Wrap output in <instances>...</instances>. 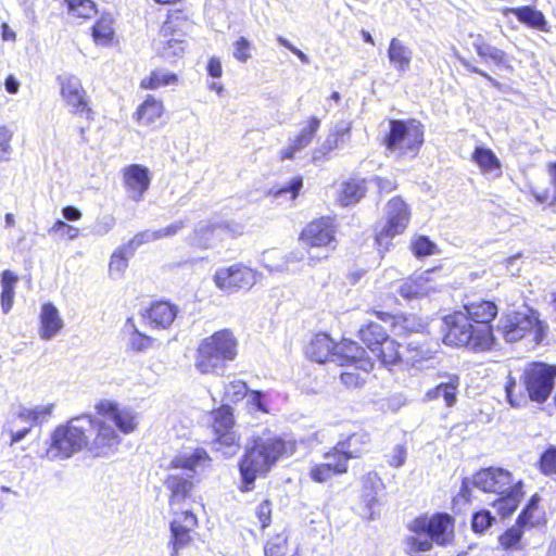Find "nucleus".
I'll return each mask as SVG.
<instances>
[{
    "instance_id": "nucleus-32",
    "label": "nucleus",
    "mask_w": 556,
    "mask_h": 556,
    "mask_svg": "<svg viewBox=\"0 0 556 556\" xmlns=\"http://www.w3.org/2000/svg\"><path fill=\"white\" fill-rule=\"evenodd\" d=\"M163 113V102L153 96H148L146 100L138 106L135 113V119L141 125L151 126L162 117Z\"/></svg>"
},
{
    "instance_id": "nucleus-61",
    "label": "nucleus",
    "mask_w": 556,
    "mask_h": 556,
    "mask_svg": "<svg viewBox=\"0 0 556 556\" xmlns=\"http://www.w3.org/2000/svg\"><path fill=\"white\" fill-rule=\"evenodd\" d=\"M435 244L427 237H419L413 242V251L417 256H427L434 253Z\"/></svg>"
},
{
    "instance_id": "nucleus-33",
    "label": "nucleus",
    "mask_w": 556,
    "mask_h": 556,
    "mask_svg": "<svg viewBox=\"0 0 556 556\" xmlns=\"http://www.w3.org/2000/svg\"><path fill=\"white\" fill-rule=\"evenodd\" d=\"M336 344L327 334H317L306 349L307 356L317 363H333Z\"/></svg>"
},
{
    "instance_id": "nucleus-3",
    "label": "nucleus",
    "mask_w": 556,
    "mask_h": 556,
    "mask_svg": "<svg viewBox=\"0 0 556 556\" xmlns=\"http://www.w3.org/2000/svg\"><path fill=\"white\" fill-rule=\"evenodd\" d=\"M295 451L294 440L282 438L270 431L253 437L245 445L239 463L241 491L253 490L257 478L265 477L278 462L291 457Z\"/></svg>"
},
{
    "instance_id": "nucleus-17",
    "label": "nucleus",
    "mask_w": 556,
    "mask_h": 556,
    "mask_svg": "<svg viewBox=\"0 0 556 556\" xmlns=\"http://www.w3.org/2000/svg\"><path fill=\"white\" fill-rule=\"evenodd\" d=\"M365 354V350L356 342L344 339L336 344L333 363L339 366H355V368L368 374L374 368V362Z\"/></svg>"
},
{
    "instance_id": "nucleus-34",
    "label": "nucleus",
    "mask_w": 556,
    "mask_h": 556,
    "mask_svg": "<svg viewBox=\"0 0 556 556\" xmlns=\"http://www.w3.org/2000/svg\"><path fill=\"white\" fill-rule=\"evenodd\" d=\"M540 496L534 494L518 516L516 523L523 530L540 526L543 521V511L539 509Z\"/></svg>"
},
{
    "instance_id": "nucleus-1",
    "label": "nucleus",
    "mask_w": 556,
    "mask_h": 556,
    "mask_svg": "<svg viewBox=\"0 0 556 556\" xmlns=\"http://www.w3.org/2000/svg\"><path fill=\"white\" fill-rule=\"evenodd\" d=\"M97 416L81 414L59 425L47 441L41 457L62 462L85 452L94 458H109L117 453L122 434L136 431L138 414L130 407L111 400H101L94 406Z\"/></svg>"
},
{
    "instance_id": "nucleus-27",
    "label": "nucleus",
    "mask_w": 556,
    "mask_h": 556,
    "mask_svg": "<svg viewBox=\"0 0 556 556\" xmlns=\"http://www.w3.org/2000/svg\"><path fill=\"white\" fill-rule=\"evenodd\" d=\"M471 161L477 164L481 174L490 179L500 178L503 174L500 159L489 148L477 147L471 155Z\"/></svg>"
},
{
    "instance_id": "nucleus-29",
    "label": "nucleus",
    "mask_w": 556,
    "mask_h": 556,
    "mask_svg": "<svg viewBox=\"0 0 556 556\" xmlns=\"http://www.w3.org/2000/svg\"><path fill=\"white\" fill-rule=\"evenodd\" d=\"M413 50L402 40L392 38L388 48V59L397 73H406L412 65Z\"/></svg>"
},
{
    "instance_id": "nucleus-21",
    "label": "nucleus",
    "mask_w": 556,
    "mask_h": 556,
    "mask_svg": "<svg viewBox=\"0 0 556 556\" xmlns=\"http://www.w3.org/2000/svg\"><path fill=\"white\" fill-rule=\"evenodd\" d=\"M64 327L59 309L51 302L45 303L39 313L38 333L40 339L50 341L55 338Z\"/></svg>"
},
{
    "instance_id": "nucleus-57",
    "label": "nucleus",
    "mask_w": 556,
    "mask_h": 556,
    "mask_svg": "<svg viewBox=\"0 0 556 556\" xmlns=\"http://www.w3.org/2000/svg\"><path fill=\"white\" fill-rule=\"evenodd\" d=\"M302 186H303L302 178L294 177L291 179V181L286 187H282V188L278 189L277 191H275L274 197L279 199L285 195H289V198H288L289 201H293L298 197L299 191L301 190Z\"/></svg>"
},
{
    "instance_id": "nucleus-25",
    "label": "nucleus",
    "mask_w": 556,
    "mask_h": 556,
    "mask_svg": "<svg viewBox=\"0 0 556 556\" xmlns=\"http://www.w3.org/2000/svg\"><path fill=\"white\" fill-rule=\"evenodd\" d=\"M434 275V270H428L415 278L406 279L400 286V294L405 299H413L435 291L437 287L432 285Z\"/></svg>"
},
{
    "instance_id": "nucleus-42",
    "label": "nucleus",
    "mask_w": 556,
    "mask_h": 556,
    "mask_svg": "<svg viewBox=\"0 0 556 556\" xmlns=\"http://www.w3.org/2000/svg\"><path fill=\"white\" fill-rule=\"evenodd\" d=\"M359 338L371 351V348L381 344L389 338L383 327L377 323H370L359 329Z\"/></svg>"
},
{
    "instance_id": "nucleus-31",
    "label": "nucleus",
    "mask_w": 556,
    "mask_h": 556,
    "mask_svg": "<svg viewBox=\"0 0 556 556\" xmlns=\"http://www.w3.org/2000/svg\"><path fill=\"white\" fill-rule=\"evenodd\" d=\"M124 331L127 336V349L132 352H146L151 349L155 342L154 338L139 331L132 317L127 318L124 325Z\"/></svg>"
},
{
    "instance_id": "nucleus-55",
    "label": "nucleus",
    "mask_w": 556,
    "mask_h": 556,
    "mask_svg": "<svg viewBox=\"0 0 556 556\" xmlns=\"http://www.w3.org/2000/svg\"><path fill=\"white\" fill-rule=\"evenodd\" d=\"M494 521V517L489 510H481L473 515L471 527L476 533H483Z\"/></svg>"
},
{
    "instance_id": "nucleus-28",
    "label": "nucleus",
    "mask_w": 556,
    "mask_h": 556,
    "mask_svg": "<svg viewBox=\"0 0 556 556\" xmlns=\"http://www.w3.org/2000/svg\"><path fill=\"white\" fill-rule=\"evenodd\" d=\"M240 228L237 225H231L230 223L224 224H215V223H202L199 224L194 229L193 238L191 239V243L195 244L200 248H208L211 245V240L213 235L216 231H225L229 232L231 236H237L241 233Z\"/></svg>"
},
{
    "instance_id": "nucleus-26",
    "label": "nucleus",
    "mask_w": 556,
    "mask_h": 556,
    "mask_svg": "<svg viewBox=\"0 0 556 556\" xmlns=\"http://www.w3.org/2000/svg\"><path fill=\"white\" fill-rule=\"evenodd\" d=\"M459 386L460 380L458 376L447 375V381L441 382L434 388L427 390L424 395V402H431L442 397L446 407H454L457 403Z\"/></svg>"
},
{
    "instance_id": "nucleus-47",
    "label": "nucleus",
    "mask_w": 556,
    "mask_h": 556,
    "mask_svg": "<svg viewBox=\"0 0 556 556\" xmlns=\"http://www.w3.org/2000/svg\"><path fill=\"white\" fill-rule=\"evenodd\" d=\"M30 424H24L20 419H16V414L7 422L5 431L10 434V443L15 444L22 441L31 429Z\"/></svg>"
},
{
    "instance_id": "nucleus-11",
    "label": "nucleus",
    "mask_w": 556,
    "mask_h": 556,
    "mask_svg": "<svg viewBox=\"0 0 556 556\" xmlns=\"http://www.w3.org/2000/svg\"><path fill=\"white\" fill-rule=\"evenodd\" d=\"M513 475L500 467H489L476 472L472 479H464L462 484V494L468 498L470 496V486H475L483 492L504 494L515 484Z\"/></svg>"
},
{
    "instance_id": "nucleus-43",
    "label": "nucleus",
    "mask_w": 556,
    "mask_h": 556,
    "mask_svg": "<svg viewBox=\"0 0 556 556\" xmlns=\"http://www.w3.org/2000/svg\"><path fill=\"white\" fill-rule=\"evenodd\" d=\"M523 532L525 530L519 525L515 523L498 536L500 546L505 551L521 549L520 543Z\"/></svg>"
},
{
    "instance_id": "nucleus-46",
    "label": "nucleus",
    "mask_w": 556,
    "mask_h": 556,
    "mask_svg": "<svg viewBox=\"0 0 556 556\" xmlns=\"http://www.w3.org/2000/svg\"><path fill=\"white\" fill-rule=\"evenodd\" d=\"M233 426L232 410L228 405H224L213 412V428L216 433L228 431Z\"/></svg>"
},
{
    "instance_id": "nucleus-5",
    "label": "nucleus",
    "mask_w": 556,
    "mask_h": 556,
    "mask_svg": "<svg viewBox=\"0 0 556 556\" xmlns=\"http://www.w3.org/2000/svg\"><path fill=\"white\" fill-rule=\"evenodd\" d=\"M555 378L556 367L543 363H533L525 369L521 376L525 391L509 376L505 384V392L510 406L526 407L530 401L544 403L551 395Z\"/></svg>"
},
{
    "instance_id": "nucleus-22",
    "label": "nucleus",
    "mask_w": 556,
    "mask_h": 556,
    "mask_svg": "<svg viewBox=\"0 0 556 556\" xmlns=\"http://www.w3.org/2000/svg\"><path fill=\"white\" fill-rule=\"evenodd\" d=\"M471 46L482 61H492L496 66L513 70L510 60L505 51L490 45L481 34H470Z\"/></svg>"
},
{
    "instance_id": "nucleus-38",
    "label": "nucleus",
    "mask_w": 556,
    "mask_h": 556,
    "mask_svg": "<svg viewBox=\"0 0 556 556\" xmlns=\"http://www.w3.org/2000/svg\"><path fill=\"white\" fill-rule=\"evenodd\" d=\"M509 11L513 12L521 23L541 31H548L547 22L541 11L531 7H519L510 9Z\"/></svg>"
},
{
    "instance_id": "nucleus-7",
    "label": "nucleus",
    "mask_w": 556,
    "mask_h": 556,
    "mask_svg": "<svg viewBox=\"0 0 556 556\" xmlns=\"http://www.w3.org/2000/svg\"><path fill=\"white\" fill-rule=\"evenodd\" d=\"M384 144L399 159H414L424 143V126L416 119H393Z\"/></svg>"
},
{
    "instance_id": "nucleus-15",
    "label": "nucleus",
    "mask_w": 556,
    "mask_h": 556,
    "mask_svg": "<svg viewBox=\"0 0 556 556\" xmlns=\"http://www.w3.org/2000/svg\"><path fill=\"white\" fill-rule=\"evenodd\" d=\"M178 24L179 15L169 14L152 43L157 54L169 62H174L185 53V42L175 37Z\"/></svg>"
},
{
    "instance_id": "nucleus-18",
    "label": "nucleus",
    "mask_w": 556,
    "mask_h": 556,
    "mask_svg": "<svg viewBox=\"0 0 556 556\" xmlns=\"http://www.w3.org/2000/svg\"><path fill=\"white\" fill-rule=\"evenodd\" d=\"M197 526L198 519L190 510L175 513V517L170 522L172 540L169 545L173 548L172 556H177L180 549L189 545L191 542L190 533Z\"/></svg>"
},
{
    "instance_id": "nucleus-51",
    "label": "nucleus",
    "mask_w": 556,
    "mask_h": 556,
    "mask_svg": "<svg viewBox=\"0 0 556 556\" xmlns=\"http://www.w3.org/2000/svg\"><path fill=\"white\" fill-rule=\"evenodd\" d=\"M248 394L247 383L242 380H233L225 386L224 400L236 403Z\"/></svg>"
},
{
    "instance_id": "nucleus-12",
    "label": "nucleus",
    "mask_w": 556,
    "mask_h": 556,
    "mask_svg": "<svg viewBox=\"0 0 556 556\" xmlns=\"http://www.w3.org/2000/svg\"><path fill=\"white\" fill-rule=\"evenodd\" d=\"M406 350L408 353H412V355L403 357L400 344L389 337L386 341H382L381 344L371 348V353L380 361L381 365L388 369L401 363L416 367L421 361L430 358L429 350L419 345L415 346L413 342L408 343Z\"/></svg>"
},
{
    "instance_id": "nucleus-23",
    "label": "nucleus",
    "mask_w": 556,
    "mask_h": 556,
    "mask_svg": "<svg viewBox=\"0 0 556 556\" xmlns=\"http://www.w3.org/2000/svg\"><path fill=\"white\" fill-rule=\"evenodd\" d=\"M141 316L150 327L167 329L177 316V307L168 302L160 301L151 304Z\"/></svg>"
},
{
    "instance_id": "nucleus-41",
    "label": "nucleus",
    "mask_w": 556,
    "mask_h": 556,
    "mask_svg": "<svg viewBox=\"0 0 556 556\" xmlns=\"http://www.w3.org/2000/svg\"><path fill=\"white\" fill-rule=\"evenodd\" d=\"M382 486V481L376 472L367 473L363 479V501L369 509L377 504V494Z\"/></svg>"
},
{
    "instance_id": "nucleus-53",
    "label": "nucleus",
    "mask_w": 556,
    "mask_h": 556,
    "mask_svg": "<svg viewBox=\"0 0 556 556\" xmlns=\"http://www.w3.org/2000/svg\"><path fill=\"white\" fill-rule=\"evenodd\" d=\"M349 369L341 372L340 378L344 386L348 388H358L362 387L366 381V376L363 371V374L358 372L357 370H361L359 368H355V366H348Z\"/></svg>"
},
{
    "instance_id": "nucleus-45",
    "label": "nucleus",
    "mask_w": 556,
    "mask_h": 556,
    "mask_svg": "<svg viewBox=\"0 0 556 556\" xmlns=\"http://www.w3.org/2000/svg\"><path fill=\"white\" fill-rule=\"evenodd\" d=\"M127 245H123L115 250L111 256L109 264L110 275L113 278H121L128 266V256L126 255Z\"/></svg>"
},
{
    "instance_id": "nucleus-16",
    "label": "nucleus",
    "mask_w": 556,
    "mask_h": 556,
    "mask_svg": "<svg viewBox=\"0 0 556 556\" xmlns=\"http://www.w3.org/2000/svg\"><path fill=\"white\" fill-rule=\"evenodd\" d=\"M300 239L309 249L333 251L337 247L336 226L330 217L314 219L302 230Z\"/></svg>"
},
{
    "instance_id": "nucleus-6",
    "label": "nucleus",
    "mask_w": 556,
    "mask_h": 556,
    "mask_svg": "<svg viewBox=\"0 0 556 556\" xmlns=\"http://www.w3.org/2000/svg\"><path fill=\"white\" fill-rule=\"evenodd\" d=\"M238 339L229 329L215 331L199 341L193 368L200 375H222L227 364L238 355Z\"/></svg>"
},
{
    "instance_id": "nucleus-20",
    "label": "nucleus",
    "mask_w": 556,
    "mask_h": 556,
    "mask_svg": "<svg viewBox=\"0 0 556 556\" xmlns=\"http://www.w3.org/2000/svg\"><path fill=\"white\" fill-rule=\"evenodd\" d=\"M370 435L366 431H358L351 434L345 441H340L333 447L332 451L327 452L324 455L325 459H331L334 455L344 456V460L348 464V460L351 458H359L363 454H365L370 446Z\"/></svg>"
},
{
    "instance_id": "nucleus-30",
    "label": "nucleus",
    "mask_w": 556,
    "mask_h": 556,
    "mask_svg": "<svg viewBox=\"0 0 556 556\" xmlns=\"http://www.w3.org/2000/svg\"><path fill=\"white\" fill-rule=\"evenodd\" d=\"M500 496L492 503L498 515L502 517L510 516L519 506L523 497L522 482L517 481L510 490Z\"/></svg>"
},
{
    "instance_id": "nucleus-24",
    "label": "nucleus",
    "mask_w": 556,
    "mask_h": 556,
    "mask_svg": "<svg viewBox=\"0 0 556 556\" xmlns=\"http://www.w3.org/2000/svg\"><path fill=\"white\" fill-rule=\"evenodd\" d=\"M348 465L344 456L333 455L331 459L324 463L312 464L308 470V477L316 483H324L332 479L334 476L345 473Z\"/></svg>"
},
{
    "instance_id": "nucleus-9",
    "label": "nucleus",
    "mask_w": 556,
    "mask_h": 556,
    "mask_svg": "<svg viewBox=\"0 0 556 556\" xmlns=\"http://www.w3.org/2000/svg\"><path fill=\"white\" fill-rule=\"evenodd\" d=\"M263 278V274L243 263H235L215 270L213 282L224 293L235 294L251 290Z\"/></svg>"
},
{
    "instance_id": "nucleus-52",
    "label": "nucleus",
    "mask_w": 556,
    "mask_h": 556,
    "mask_svg": "<svg viewBox=\"0 0 556 556\" xmlns=\"http://www.w3.org/2000/svg\"><path fill=\"white\" fill-rule=\"evenodd\" d=\"M342 143L343 141H341L338 137H334L332 132H329L323 146L313 152V162L316 163L321 159H326L328 153L340 148Z\"/></svg>"
},
{
    "instance_id": "nucleus-49",
    "label": "nucleus",
    "mask_w": 556,
    "mask_h": 556,
    "mask_svg": "<svg viewBox=\"0 0 556 556\" xmlns=\"http://www.w3.org/2000/svg\"><path fill=\"white\" fill-rule=\"evenodd\" d=\"M319 127L320 119L316 116L309 117L299 135L294 138L298 141V146L306 148L312 142Z\"/></svg>"
},
{
    "instance_id": "nucleus-54",
    "label": "nucleus",
    "mask_w": 556,
    "mask_h": 556,
    "mask_svg": "<svg viewBox=\"0 0 556 556\" xmlns=\"http://www.w3.org/2000/svg\"><path fill=\"white\" fill-rule=\"evenodd\" d=\"M287 553V538L278 534L270 539L264 548L265 556H285Z\"/></svg>"
},
{
    "instance_id": "nucleus-62",
    "label": "nucleus",
    "mask_w": 556,
    "mask_h": 556,
    "mask_svg": "<svg viewBox=\"0 0 556 556\" xmlns=\"http://www.w3.org/2000/svg\"><path fill=\"white\" fill-rule=\"evenodd\" d=\"M115 224V218L112 215H104L99 217L97 218L93 226V235L105 236L114 228Z\"/></svg>"
},
{
    "instance_id": "nucleus-39",
    "label": "nucleus",
    "mask_w": 556,
    "mask_h": 556,
    "mask_svg": "<svg viewBox=\"0 0 556 556\" xmlns=\"http://www.w3.org/2000/svg\"><path fill=\"white\" fill-rule=\"evenodd\" d=\"M366 192L365 180L351 179L341 186L339 201L342 205L349 206L357 203Z\"/></svg>"
},
{
    "instance_id": "nucleus-14",
    "label": "nucleus",
    "mask_w": 556,
    "mask_h": 556,
    "mask_svg": "<svg viewBox=\"0 0 556 556\" xmlns=\"http://www.w3.org/2000/svg\"><path fill=\"white\" fill-rule=\"evenodd\" d=\"M408 529L427 531L433 543L446 546L454 539V518L446 513H437L431 517L421 516L415 518Z\"/></svg>"
},
{
    "instance_id": "nucleus-19",
    "label": "nucleus",
    "mask_w": 556,
    "mask_h": 556,
    "mask_svg": "<svg viewBox=\"0 0 556 556\" xmlns=\"http://www.w3.org/2000/svg\"><path fill=\"white\" fill-rule=\"evenodd\" d=\"M123 181L127 197L135 202H140L150 187V170L139 164L128 165L123 169Z\"/></svg>"
},
{
    "instance_id": "nucleus-4",
    "label": "nucleus",
    "mask_w": 556,
    "mask_h": 556,
    "mask_svg": "<svg viewBox=\"0 0 556 556\" xmlns=\"http://www.w3.org/2000/svg\"><path fill=\"white\" fill-rule=\"evenodd\" d=\"M212 467V458L203 447L188 448L176 454L168 465L170 469H181L185 475L169 473L164 484L170 492V505L180 504L191 493L194 479L199 478Z\"/></svg>"
},
{
    "instance_id": "nucleus-58",
    "label": "nucleus",
    "mask_w": 556,
    "mask_h": 556,
    "mask_svg": "<svg viewBox=\"0 0 556 556\" xmlns=\"http://www.w3.org/2000/svg\"><path fill=\"white\" fill-rule=\"evenodd\" d=\"M251 48L252 43L245 37H240L233 43V58L245 63L251 58Z\"/></svg>"
},
{
    "instance_id": "nucleus-2",
    "label": "nucleus",
    "mask_w": 556,
    "mask_h": 556,
    "mask_svg": "<svg viewBox=\"0 0 556 556\" xmlns=\"http://www.w3.org/2000/svg\"><path fill=\"white\" fill-rule=\"evenodd\" d=\"M497 314V306L490 301H480L465 306V312H455L444 318L446 327L443 342L450 346H465L475 352L493 349L495 338L490 323Z\"/></svg>"
},
{
    "instance_id": "nucleus-56",
    "label": "nucleus",
    "mask_w": 556,
    "mask_h": 556,
    "mask_svg": "<svg viewBox=\"0 0 556 556\" xmlns=\"http://www.w3.org/2000/svg\"><path fill=\"white\" fill-rule=\"evenodd\" d=\"M218 440L217 443L222 446H226L227 451H224V454L231 456L237 453L239 448V438L235 434V432L228 431H222L218 433Z\"/></svg>"
},
{
    "instance_id": "nucleus-63",
    "label": "nucleus",
    "mask_w": 556,
    "mask_h": 556,
    "mask_svg": "<svg viewBox=\"0 0 556 556\" xmlns=\"http://www.w3.org/2000/svg\"><path fill=\"white\" fill-rule=\"evenodd\" d=\"M453 55L460 62V64L471 73H476L486 78L493 86H498V83L484 71L472 65L467 59H465L457 49L453 48Z\"/></svg>"
},
{
    "instance_id": "nucleus-48",
    "label": "nucleus",
    "mask_w": 556,
    "mask_h": 556,
    "mask_svg": "<svg viewBox=\"0 0 556 556\" xmlns=\"http://www.w3.org/2000/svg\"><path fill=\"white\" fill-rule=\"evenodd\" d=\"M72 15L80 18H90L96 13L92 0H65Z\"/></svg>"
},
{
    "instance_id": "nucleus-8",
    "label": "nucleus",
    "mask_w": 556,
    "mask_h": 556,
    "mask_svg": "<svg viewBox=\"0 0 556 556\" xmlns=\"http://www.w3.org/2000/svg\"><path fill=\"white\" fill-rule=\"evenodd\" d=\"M497 331L506 342H516L530 334L533 336V341L540 343L545 334V326L539 319L538 312L525 308L502 317L497 324Z\"/></svg>"
},
{
    "instance_id": "nucleus-50",
    "label": "nucleus",
    "mask_w": 556,
    "mask_h": 556,
    "mask_svg": "<svg viewBox=\"0 0 556 556\" xmlns=\"http://www.w3.org/2000/svg\"><path fill=\"white\" fill-rule=\"evenodd\" d=\"M282 258L281 252L277 249H273L262 254L261 263L269 271H282L286 269V263H283Z\"/></svg>"
},
{
    "instance_id": "nucleus-44",
    "label": "nucleus",
    "mask_w": 556,
    "mask_h": 556,
    "mask_svg": "<svg viewBox=\"0 0 556 556\" xmlns=\"http://www.w3.org/2000/svg\"><path fill=\"white\" fill-rule=\"evenodd\" d=\"M177 80L176 75L157 70L151 73L150 77L142 79L141 87L143 89H157L163 86L172 85Z\"/></svg>"
},
{
    "instance_id": "nucleus-36",
    "label": "nucleus",
    "mask_w": 556,
    "mask_h": 556,
    "mask_svg": "<svg viewBox=\"0 0 556 556\" xmlns=\"http://www.w3.org/2000/svg\"><path fill=\"white\" fill-rule=\"evenodd\" d=\"M18 281V277L11 270H4L1 274V294L0 304L2 312L8 314L14 302L15 287Z\"/></svg>"
},
{
    "instance_id": "nucleus-35",
    "label": "nucleus",
    "mask_w": 556,
    "mask_h": 556,
    "mask_svg": "<svg viewBox=\"0 0 556 556\" xmlns=\"http://www.w3.org/2000/svg\"><path fill=\"white\" fill-rule=\"evenodd\" d=\"M115 36L114 18L103 14L92 27V37L98 46H111Z\"/></svg>"
},
{
    "instance_id": "nucleus-64",
    "label": "nucleus",
    "mask_w": 556,
    "mask_h": 556,
    "mask_svg": "<svg viewBox=\"0 0 556 556\" xmlns=\"http://www.w3.org/2000/svg\"><path fill=\"white\" fill-rule=\"evenodd\" d=\"M153 235L152 230H144L140 231L137 235L134 236L131 240L126 244L129 251V254H131L137 248L144 243L153 242Z\"/></svg>"
},
{
    "instance_id": "nucleus-59",
    "label": "nucleus",
    "mask_w": 556,
    "mask_h": 556,
    "mask_svg": "<svg viewBox=\"0 0 556 556\" xmlns=\"http://www.w3.org/2000/svg\"><path fill=\"white\" fill-rule=\"evenodd\" d=\"M12 132L9 128L0 125V161H8L12 152Z\"/></svg>"
},
{
    "instance_id": "nucleus-10",
    "label": "nucleus",
    "mask_w": 556,
    "mask_h": 556,
    "mask_svg": "<svg viewBox=\"0 0 556 556\" xmlns=\"http://www.w3.org/2000/svg\"><path fill=\"white\" fill-rule=\"evenodd\" d=\"M410 219V210L400 197H394L386 205V220L376 229V242L384 251L389 250L392 239L403 233Z\"/></svg>"
},
{
    "instance_id": "nucleus-37",
    "label": "nucleus",
    "mask_w": 556,
    "mask_h": 556,
    "mask_svg": "<svg viewBox=\"0 0 556 556\" xmlns=\"http://www.w3.org/2000/svg\"><path fill=\"white\" fill-rule=\"evenodd\" d=\"M53 409L54 405L52 403L41 404L30 408L21 407L16 413V419L33 426L34 424L46 421L52 415Z\"/></svg>"
},
{
    "instance_id": "nucleus-40",
    "label": "nucleus",
    "mask_w": 556,
    "mask_h": 556,
    "mask_svg": "<svg viewBox=\"0 0 556 556\" xmlns=\"http://www.w3.org/2000/svg\"><path fill=\"white\" fill-rule=\"evenodd\" d=\"M409 531L412 534L405 539V551L409 556H417V554L432 548L433 541L427 531Z\"/></svg>"
},
{
    "instance_id": "nucleus-60",
    "label": "nucleus",
    "mask_w": 556,
    "mask_h": 556,
    "mask_svg": "<svg viewBox=\"0 0 556 556\" xmlns=\"http://www.w3.org/2000/svg\"><path fill=\"white\" fill-rule=\"evenodd\" d=\"M540 465L544 475L556 473V447H549L543 453Z\"/></svg>"
},
{
    "instance_id": "nucleus-13",
    "label": "nucleus",
    "mask_w": 556,
    "mask_h": 556,
    "mask_svg": "<svg viewBox=\"0 0 556 556\" xmlns=\"http://www.w3.org/2000/svg\"><path fill=\"white\" fill-rule=\"evenodd\" d=\"M60 94L71 113L90 118L92 109L90 98L79 77L73 74H64L59 78Z\"/></svg>"
}]
</instances>
